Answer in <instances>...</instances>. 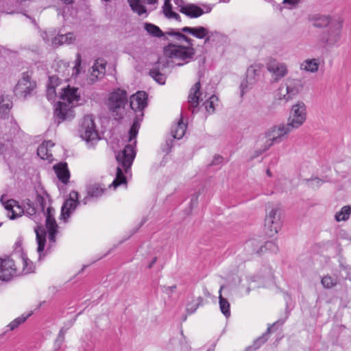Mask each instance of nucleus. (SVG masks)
I'll list each match as a JSON object with an SVG mask.
<instances>
[{"mask_svg":"<svg viewBox=\"0 0 351 351\" xmlns=\"http://www.w3.org/2000/svg\"><path fill=\"white\" fill-rule=\"evenodd\" d=\"M147 94L145 91H138L130 97V106L131 108L134 112H141V114L140 117L136 116L130 129L129 143L116 155L119 165L117 167L116 177L110 184V187L112 186L114 188H117L121 184L126 183V177L124 173L128 174L130 172L131 166L136 156V136L140 128V121L143 117L142 110L147 105Z\"/></svg>","mask_w":351,"mask_h":351,"instance_id":"f257e3e1","label":"nucleus"},{"mask_svg":"<svg viewBox=\"0 0 351 351\" xmlns=\"http://www.w3.org/2000/svg\"><path fill=\"white\" fill-rule=\"evenodd\" d=\"M167 34L169 35L170 39L164 47V54L172 60L175 66H184L193 59L195 49L191 38L174 29H170Z\"/></svg>","mask_w":351,"mask_h":351,"instance_id":"f03ea898","label":"nucleus"},{"mask_svg":"<svg viewBox=\"0 0 351 351\" xmlns=\"http://www.w3.org/2000/svg\"><path fill=\"white\" fill-rule=\"evenodd\" d=\"M62 101H58L55 108L54 114L62 121L71 119L74 117L73 108L80 104V95L78 88L70 87L62 90L60 96Z\"/></svg>","mask_w":351,"mask_h":351,"instance_id":"7ed1b4c3","label":"nucleus"},{"mask_svg":"<svg viewBox=\"0 0 351 351\" xmlns=\"http://www.w3.org/2000/svg\"><path fill=\"white\" fill-rule=\"evenodd\" d=\"M341 31L342 23L335 21L319 35L318 45L327 49L338 46L341 38Z\"/></svg>","mask_w":351,"mask_h":351,"instance_id":"20e7f679","label":"nucleus"},{"mask_svg":"<svg viewBox=\"0 0 351 351\" xmlns=\"http://www.w3.org/2000/svg\"><path fill=\"white\" fill-rule=\"evenodd\" d=\"M304 84L300 79L289 77L280 84L277 96L280 100L289 101L303 89Z\"/></svg>","mask_w":351,"mask_h":351,"instance_id":"39448f33","label":"nucleus"},{"mask_svg":"<svg viewBox=\"0 0 351 351\" xmlns=\"http://www.w3.org/2000/svg\"><path fill=\"white\" fill-rule=\"evenodd\" d=\"M292 131L293 130L287 123L274 125L269 129L265 132V136L267 139L264 143L263 151L269 149L274 143H280L282 141V138Z\"/></svg>","mask_w":351,"mask_h":351,"instance_id":"423d86ee","label":"nucleus"},{"mask_svg":"<svg viewBox=\"0 0 351 351\" xmlns=\"http://www.w3.org/2000/svg\"><path fill=\"white\" fill-rule=\"evenodd\" d=\"M306 119V107L304 102L298 101L292 106L287 125L293 131L302 126Z\"/></svg>","mask_w":351,"mask_h":351,"instance_id":"0eeeda50","label":"nucleus"},{"mask_svg":"<svg viewBox=\"0 0 351 351\" xmlns=\"http://www.w3.org/2000/svg\"><path fill=\"white\" fill-rule=\"evenodd\" d=\"M79 133L80 137L87 143L98 139V133L92 115L84 117L80 125Z\"/></svg>","mask_w":351,"mask_h":351,"instance_id":"6e6552de","label":"nucleus"},{"mask_svg":"<svg viewBox=\"0 0 351 351\" xmlns=\"http://www.w3.org/2000/svg\"><path fill=\"white\" fill-rule=\"evenodd\" d=\"M263 68V66L261 64H254L247 68L245 80H243L240 85L242 95L252 88L259 80Z\"/></svg>","mask_w":351,"mask_h":351,"instance_id":"1a4fd4ad","label":"nucleus"},{"mask_svg":"<svg viewBox=\"0 0 351 351\" xmlns=\"http://www.w3.org/2000/svg\"><path fill=\"white\" fill-rule=\"evenodd\" d=\"M36 87V84L28 73H23L14 88L17 97L27 98L30 96Z\"/></svg>","mask_w":351,"mask_h":351,"instance_id":"9d476101","label":"nucleus"},{"mask_svg":"<svg viewBox=\"0 0 351 351\" xmlns=\"http://www.w3.org/2000/svg\"><path fill=\"white\" fill-rule=\"evenodd\" d=\"M21 274V271L16 266L12 258H0V280L9 281Z\"/></svg>","mask_w":351,"mask_h":351,"instance_id":"9b49d317","label":"nucleus"},{"mask_svg":"<svg viewBox=\"0 0 351 351\" xmlns=\"http://www.w3.org/2000/svg\"><path fill=\"white\" fill-rule=\"evenodd\" d=\"M281 226L280 211L276 207L272 208L265 219V226L268 229V234L271 237L278 233Z\"/></svg>","mask_w":351,"mask_h":351,"instance_id":"f8f14e48","label":"nucleus"},{"mask_svg":"<svg viewBox=\"0 0 351 351\" xmlns=\"http://www.w3.org/2000/svg\"><path fill=\"white\" fill-rule=\"evenodd\" d=\"M267 69L271 73L272 81L274 82H278L289 73L287 64L275 59L267 63Z\"/></svg>","mask_w":351,"mask_h":351,"instance_id":"ddd939ff","label":"nucleus"},{"mask_svg":"<svg viewBox=\"0 0 351 351\" xmlns=\"http://www.w3.org/2000/svg\"><path fill=\"white\" fill-rule=\"evenodd\" d=\"M42 37L48 45H50L53 47H57L64 44H72L76 38L73 32H69L65 34H58L56 36H53L52 34L44 32Z\"/></svg>","mask_w":351,"mask_h":351,"instance_id":"4468645a","label":"nucleus"},{"mask_svg":"<svg viewBox=\"0 0 351 351\" xmlns=\"http://www.w3.org/2000/svg\"><path fill=\"white\" fill-rule=\"evenodd\" d=\"M182 33H187L198 39H204V43H208L212 36H217V32H210L203 26L184 27L180 31Z\"/></svg>","mask_w":351,"mask_h":351,"instance_id":"2eb2a0df","label":"nucleus"},{"mask_svg":"<svg viewBox=\"0 0 351 351\" xmlns=\"http://www.w3.org/2000/svg\"><path fill=\"white\" fill-rule=\"evenodd\" d=\"M127 101V92L118 88L110 95L108 105L111 111L117 112L119 109L124 108Z\"/></svg>","mask_w":351,"mask_h":351,"instance_id":"dca6fc26","label":"nucleus"},{"mask_svg":"<svg viewBox=\"0 0 351 351\" xmlns=\"http://www.w3.org/2000/svg\"><path fill=\"white\" fill-rule=\"evenodd\" d=\"M213 9L212 5L204 4L202 7H199L194 3H189L184 6H181L180 12L184 14L189 18L195 19L201 16L204 14H207L211 12Z\"/></svg>","mask_w":351,"mask_h":351,"instance_id":"f3484780","label":"nucleus"},{"mask_svg":"<svg viewBox=\"0 0 351 351\" xmlns=\"http://www.w3.org/2000/svg\"><path fill=\"white\" fill-rule=\"evenodd\" d=\"M79 194L77 191H73L70 192L69 197L65 200L61 208L60 217L66 221L69 219L73 212L75 210L79 204Z\"/></svg>","mask_w":351,"mask_h":351,"instance_id":"a211bd4d","label":"nucleus"},{"mask_svg":"<svg viewBox=\"0 0 351 351\" xmlns=\"http://www.w3.org/2000/svg\"><path fill=\"white\" fill-rule=\"evenodd\" d=\"M0 202L5 210L12 213V215L10 216L11 219H14L21 216L22 213H24V208H23L21 205H19L14 199H6V195L5 194L1 196Z\"/></svg>","mask_w":351,"mask_h":351,"instance_id":"6ab92c4d","label":"nucleus"},{"mask_svg":"<svg viewBox=\"0 0 351 351\" xmlns=\"http://www.w3.org/2000/svg\"><path fill=\"white\" fill-rule=\"evenodd\" d=\"M201 84L199 82H196L190 90L188 97L189 108L192 113H195L196 108L199 106L200 101H203L200 93Z\"/></svg>","mask_w":351,"mask_h":351,"instance_id":"aec40b11","label":"nucleus"},{"mask_svg":"<svg viewBox=\"0 0 351 351\" xmlns=\"http://www.w3.org/2000/svg\"><path fill=\"white\" fill-rule=\"evenodd\" d=\"M252 249V253L259 254L261 252H263V248L264 247L265 250H269L272 252H277L278 250V247L277 244L274 241H267L265 243L264 246L260 245L258 242L256 240H250L246 242L245 248Z\"/></svg>","mask_w":351,"mask_h":351,"instance_id":"412c9836","label":"nucleus"},{"mask_svg":"<svg viewBox=\"0 0 351 351\" xmlns=\"http://www.w3.org/2000/svg\"><path fill=\"white\" fill-rule=\"evenodd\" d=\"M36 241L38 244L37 252L39 254V260L45 256L44 249L46 243V230L42 226H36L34 228Z\"/></svg>","mask_w":351,"mask_h":351,"instance_id":"4be33fe9","label":"nucleus"},{"mask_svg":"<svg viewBox=\"0 0 351 351\" xmlns=\"http://www.w3.org/2000/svg\"><path fill=\"white\" fill-rule=\"evenodd\" d=\"M105 191L104 187L97 183L90 184L86 186L87 195L82 199L84 204H86L90 198H98Z\"/></svg>","mask_w":351,"mask_h":351,"instance_id":"5701e85b","label":"nucleus"},{"mask_svg":"<svg viewBox=\"0 0 351 351\" xmlns=\"http://www.w3.org/2000/svg\"><path fill=\"white\" fill-rule=\"evenodd\" d=\"M322 60L319 58L306 59L300 65V69L306 72L315 73L318 71Z\"/></svg>","mask_w":351,"mask_h":351,"instance_id":"b1692460","label":"nucleus"},{"mask_svg":"<svg viewBox=\"0 0 351 351\" xmlns=\"http://www.w3.org/2000/svg\"><path fill=\"white\" fill-rule=\"evenodd\" d=\"M131 10L138 16H147V8L144 3V0H127Z\"/></svg>","mask_w":351,"mask_h":351,"instance_id":"393cba45","label":"nucleus"},{"mask_svg":"<svg viewBox=\"0 0 351 351\" xmlns=\"http://www.w3.org/2000/svg\"><path fill=\"white\" fill-rule=\"evenodd\" d=\"M54 146L51 141H44L37 149L38 156L43 160H51L52 154L51 148Z\"/></svg>","mask_w":351,"mask_h":351,"instance_id":"a878e982","label":"nucleus"},{"mask_svg":"<svg viewBox=\"0 0 351 351\" xmlns=\"http://www.w3.org/2000/svg\"><path fill=\"white\" fill-rule=\"evenodd\" d=\"M144 28L149 35L154 37H164V40H169L170 39L169 35L167 34V31L165 32H162V31L154 24L145 23L144 24Z\"/></svg>","mask_w":351,"mask_h":351,"instance_id":"bb28decb","label":"nucleus"},{"mask_svg":"<svg viewBox=\"0 0 351 351\" xmlns=\"http://www.w3.org/2000/svg\"><path fill=\"white\" fill-rule=\"evenodd\" d=\"M54 171L58 179L64 184L69 182L70 173L66 163H60L53 167Z\"/></svg>","mask_w":351,"mask_h":351,"instance_id":"cd10ccee","label":"nucleus"},{"mask_svg":"<svg viewBox=\"0 0 351 351\" xmlns=\"http://www.w3.org/2000/svg\"><path fill=\"white\" fill-rule=\"evenodd\" d=\"M313 25L317 28H323L328 25H332L335 22L332 21L331 16L328 15H317L312 18Z\"/></svg>","mask_w":351,"mask_h":351,"instance_id":"c85d7f7f","label":"nucleus"},{"mask_svg":"<svg viewBox=\"0 0 351 351\" xmlns=\"http://www.w3.org/2000/svg\"><path fill=\"white\" fill-rule=\"evenodd\" d=\"M285 322L284 319H278L276 322H274L271 326L267 328L266 332H265L262 336L259 337L254 343L253 347L254 349H258L260 348L263 343H265L268 339V335L271 332L272 328H274L276 326H280Z\"/></svg>","mask_w":351,"mask_h":351,"instance_id":"c756f323","label":"nucleus"},{"mask_svg":"<svg viewBox=\"0 0 351 351\" xmlns=\"http://www.w3.org/2000/svg\"><path fill=\"white\" fill-rule=\"evenodd\" d=\"M12 108V101L8 96L2 95L0 97V117L5 119L8 117Z\"/></svg>","mask_w":351,"mask_h":351,"instance_id":"7c9ffc66","label":"nucleus"},{"mask_svg":"<svg viewBox=\"0 0 351 351\" xmlns=\"http://www.w3.org/2000/svg\"><path fill=\"white\" fill-rule=\"evenodd\" d=\"M106 72V63H99L97 60L92 66V72L90 73V80L95 82L97 79L101 77Z\"/></svg>","mask_w":351,"mask_h":351,"instance_id":"2f4dec72","label":"nucleus"},{"mask_svg":"<svg viewBox=\"0 0 351 351\" xmlns=\"http://www.w3.org/2000/svg\"><path fill=\"white\" fill-rule=\"evenodd\" d=\"M223 288L224 285H221L219 291V308L223 315L226 317H229L230 316V304L227 299L224 298L221 295V291Z\"/></svg>","mask_w":351,"mask_h":351,"instance_id":"473e14b6","label":"nucleus"},{"mask_svg":"<svg viewBox=\"0 0 351 351\" xmlns=\"http://www.w3.org/2000/svg\"><path fill=\"white\" fill-rule=\"evenodd\" d=\"M162 10L163 13L167 18L170 19H175L178 21H181L180 16L172 10V5L170 3V0H165Z\"/></svg>","mask_w":351,"mask_h":351,"instance_id":"72a5a7b5","label":"nucleus"},{"mask_svg":"<svg viewBox=\"0 0 351 351\" xmlns=\"http://www.w3.org/2000/svg\"><path fill=\"white\" fill-rule=\"evenodd\" d=\"M186 125L182 121V118L178 121L176 125L171 128V134L173 138L180 139L184 135Z\"/></svg>","mask_w":351,"mask_h":351,"instance_id":"f704fd0d","label":"nucleus"},{"mask_svg":"<svg viewBox=\"0 0 351 351\" xmlns=\"http://www.w3.org/2000/svg\"><path fill=\"white\" fill-rule=\"evenodd\" d=\"M20 261L23 265V269L21 274H27L34 271L35 267L34 263L25 254L21 255Z\"/></svg>","mask_w":351,"mask_h":351,"instance_id":"c9c22d12","label":"nucleus"},{"mask_svg":"<svg viewBox=\"0 0 351 351\" xmlns=\"http://www.w3.org/2000/svg\"><path fill=\"white\" fill-rule=\"evenodd\" d=\"M203 298L198 297L197 298H192L190 301H189L186 304V311L189 314H192L195 312L198 306L202 305L203 304Z\"/></svg>","mask_w":351,"mask_h":351,"instance_id":"e433bc0d","label":"nucleus"},{"mask_svg":"<svg viewBox=\"0 0 351 351\" xmlns=\"http://www.w3.org/2000/svg\"><path fill=\"white\" fill-rule=\"evenodd\" d=\"M46 228L48 232V239H49V245L46 251L51 249L56 241V234L58 232V226H46Z\"/></svg>","mask_w":351,"mask_h":351,"instance_id":"4c0bfd02","label":"nucleus"},{"mask_svg":"<svg viewBox=\"0 0 351 351\" xmlns=\"http://www.w3.org/2000/svg\"><path fill=\"white\" fill-rule=\"evenodd\" d=\"M46 217L45 226H58L54 218L55 209L51 206L47 207V210L43 213Z\"/></svg>","mask_w":351,"mask_h":351,"instance_id":"58836bf2","label":"nucleus"},{"mask_svg":"<svg viewBox=\"0 0 351 351\" xmlns=\"http://www.w3.org/2000/svg\"><path fill=\"white\" fill-rule=\"evenodd\" d=\"M218 104L219 99L215 95L210 96L204 103V106L208 113H213L215 110V107L217 106Z\"/></svg>","mask_w":351,"mask_h":351,"instance_id":"ea45409f","label":"nucleus"},{"mask_svg":"<svg viewBox=\"0 0 351 351\" xmlns=\"http://www.w3.org/2000/svg\"><path fill=\"white\" fill-rule=\"evenodd\" d=\"M23 208H24V213L23 214H25L29 217L34 216L33 219L35 222H37V215H36V208L34 206L33 204L30 202L29 199H27V201L22 206Z\"/></svg>","mask_w":351,"mask_h":351,"instance_id":"a19ab883","label":"nucleus"},{"mask_svg":"<svg viewBox=\"0 0 351 351\" xmlns=\"http://www.w3.org/2000/svg\"><path fill=\"white\" fill-rule=\"evenodd\" d=\"M351 208L349 206H344L341 210L336 213L335 219L337 221L347 220L350 215Z\"/></svg>","mask_w":351,"mask_h":351,"instance_id":"79ce46f5","label":"nucleus"},{"mask_svg":"<svg viewBox=\"0 0 351 351\" xmlns=\"http://www.w3.org/2000/svg\"><path fill=\"white\" fill-rule=\"evenodd\" d=\"M150 76L158 84H164L166 81V76L161 73L158 69L154 68L149 71Z\"/></svg>","mask_w":351,"mask_h":351,"instance_id":"37998d69","label":"nucleus"},{"mask_svg":"<svg viewBox=\"0 0 351 351\" xmlns=\"http://www.w3.org/2000/svg\"><path fill=\"white\" fill-rule=\"evenodd\" d=\"M30 315V314H28L27 315H22L20 317L14 319L12 322H11L7 327L9 328L10 330H14L15 328H16L19 325L23 324L25 322V320L27 319V317Z\"/></svg>","mask_w":351,"mask_h":351,"instance_id":"c03bdc74","label":"nucleus"},{"mask_svg":"<svg viewBox=\"0 0 351 351\" xmlns=\"http://www.w3.org/2000/svg\"><path fill=\"white\" fill-rule=\"evenodd\" d=\"M321 282L324 288L330 289L337 285V280L330 276H326L322 278Z\"/></svg>","mask_w":351,"mask_h":351,"instance_id":"a18cd8bd","label":"nucleus"},{"mask_svg":"<svg viewBox=\"0 0 351 351\" xmlns=\"http://www.w3.org/2000/svg\"><path fill=\"white\" fill-rule=\"evenodd\" d=\"M36 202H37L38 206H39L40 209L41 210L42 213H43L45 211V208L47 206V204L46 199L44 197H43L42 195H38L36 196Z\"/></svg>","mask_w":351,"mask_h":351,"instance_id":"49530a36","label":"nucleus"},{"mask_svg":"<svg viewBox=\"0 0 351 351\" xmlns=\"http://www.w3.org/2000/svg\"><path fill=\"white\" fill-rule=\"evenodd\" d=\"M56 96L55 88L53 86L49 85L47 90V97L49 101L53 100Z\"/></svg>","mask_w":351,"mask_h":351,"instance_id":"de8ad7c7","label":"nucleus"},{"mask_svg":"<svg viewBox=\"0 0 351 351\" xmlns=\"http://www.w3.org/2000/svg\"><path fill=\"white\" fill-rule=\"evenodd\" d=\"M176 289V285H172V286H163L162 287V291L167 294L169 296H171V295L175 291Z\"/></svg>","mask_w":351,"mask_h":351,"instance_id":"09e8293b","label":"nucleus"},{"mask_svg":"<svg viewBox=\"0 0 351 351\" xmlns=\"http://www.w3.org/2000/svg\"><path fill=\"white\" fill-rule=\"evenodd\" d=\"M300 2V0H283V3L287 5V8L289 9L296 7Z\"/></svg>","mask_w":351,"mask_h":351,"instance_id":"8fccbe9b","label":"nucleus"},{"mask_svg":"<svg viewBox=\"0 0 351 351\" xmlns=\"http://www.w3.org/2000/svg\"><path fill=\"white\" fill-rule=\"evenodd\" d=\"M81 62H82L81 55L80 53H77L76 59L75 60V64L74 66V69L76 70V73L79 72V68L80 67Z\"/></svg>","mask_w":351,"mask_h":351,"instance_id":"3c124183","label":"nucleus"},{"mask_svg":"<svg viewBox=\"0 0 351 351\" xmlns=\"http://www.w3.org/2000/svg\"><path fill=\"white\" fill-rule=\"evenodd\" d=\"M223 157L219 155H215L213 158V160L212 161L211 165H217L222 163L223 162Z\"/></svg>","mask_w":351,"mask_h":351,"instance_id":"603ef678","label":"nucleus"},{"mask_svg":"<svg viewBox=\"0 0 351 351\" xmlns=\"http://www.w3.org/2000/svg\"><path fill=\"white\" fill-rule=\"evenodd\" d=\"M322 183H323V181L318 178H313L311 181V184L313 186H319Z\"/></svg>","mask_w":351,"mask_h":351,"instance_id":"864d4df0","label":"nucleus"},{"mask_svg":"<svg viewBox=\"0 0 351 351\" xmlns=\"http://www.w3.org/2000/svg\"><path fill=\"white\" fill-rule=\"evenodd\" d=\"M263 149H264V145L261 148L256 149L252 156V158H256V157L259 156L260 155H261L263 152H265V151H263Z\"/></svg>","mask_w":351,"mask_h":351,"instance_id":"5fc2aeb1","label":"nucleus"},{"mask_svg":"<svg viewBox=\"0 0 351 351\" xmlns=\"http://www.w3.org/2000/svg\"><path fill=\"white\" fill-rule=\"evenodd\" d=\"M197 198H198V195H195L194 196H193L192 199H191V204L192 206H196L197 204Z\"/></svg>","mask_w":351,"mask_h":351,"instance_id":"6e6d98bb","label":"nucleus"},{"mask_svg":"<svg viewBox=\"0 0 351 351\" xmlns=\"http://www.w3.org/2000/svg\"><path fill=\"white\" fill-rule=\"evenodd\" d=\"M144 3L147 5H155L158 4V0H144Z\"/></svg>","mask_w":351,"mask_h":351,"instance_id":"4d7b16f0","label":"nucleus"},{"mask_svg":"<svg viewBox=\"0 0 351 351\" xmlns=\"http://www.w3.org/2000/svg\"><path fill=\"white\" fill-rule=\"evenodd\" d=\"M343 328H345V326L343 325L336 326L333 330H337L338 331H341Z\"/></svg>","mask_w":351,"mask_h":351,"instance_id":"13d9d810","label":"nucleus"},{"mask_svg":"<svg viewBox=\"0 0 351 351\" xmlns=\"http://www.w3.org/2000/svg\"><path fill=\"white\" fill-rule=\"evenodd\" d=\"M62 330H63L62 329L60 330L59 336H58V337L57 339V341L58 340H60V342H62L63 341L64 337H63V334H62Z\"/></svg>","mask_w":351,"mask_h":351,"instance_id":"bf43d9fd","label":"nucleus"},{"mask_svg":"<svg viewBox=\"0 0 351 351\" xmlns=\"http://www.w3.org/2000/svg\"><path fill=\"white\" fill-rule=\"evenodd\" d=\"M156 260H157L156 257H154V258L152 259V262L150 263V264L149 265L148 267H149V268H151V267L154 265V264H155V263L156 262Z\"/></svg>","mask_w":351,"mask_h":351,"instance_id":"052dcab7","label":"nucleus"},{"mask_svg":"<svg viewBox=\"0 0 351 351\" xmlns=\"http://www.w3.org/2000/svg\"><path fill=\"white\" fill-rule=\"evenodd\" d=\"M60 1L66 4L72 3L74 1V0H60Z\"/></svg>","mask_w":351,"mask_h":351,"instance_id":"680f3d73","label":"nucleus"},{"mask_svg":"<svg viewBox=\"0 0 351 351\" xmlns=\"http://www.w3.org/2000/svg\"><path fill=\"white\" fill-rule=\"evenodd\" d=\"M174 3L181 8L180 3H182V0H177V3L174 1Z\"/></svg>","mask_w":351,"mask_h":351,"instance_id":"e2e57ef3","label":"nucleus"},{"mask_svg":"<svg viewBox=\"0 0 351 351\" xmlns=\"http://www.w3.org/2000/svg\"><path fill=\"white\" fill-rule=\"evenodd\" d=\"M266 173L268 176H271V172L270 171V170L269 169L267 170Z\"/></svg>","mask_w":351,"mask_h":351,"instance_id":"0e129e2a","label":"nucleus"},{"mask_svg":"<svg viewBox=\"0 0 351 351\" xmlns=\"http://www.w3.org/2000/svg\"><path fill=\"white\" fill-rule=\"evenodd\" d=\"M85 267H86V266H84V267L82 268V269L79 271V273H81L82 271H84V268H85Z\"/></svg>","mask_w":351,"mask_h":351,"instance_id":"69168bd1","label":"nucleus"},{"mask_svg":"<svg viewBox=\"0 0 351 351\" xmlns=\"http://www.w3.org/2000/svg\"><path fill=\"white\" fill-rule=\"evenodd\" d=\"M207 351H214L213 348H209Z\"/></svg>","mask_w":351,"mask_h":351,"instance_id":"338daca9","label":"nucleus"},{"mask_svg":"<svg viewBox=\"0 0 351 351\" xmlns=\"http://www.w3.org/2000/svg\"><path fill=\"white\" fill-rule=\"evenodd\" d=\"M175 1L177 3V0H175Z\"/></svg>","mask_w":351,"mask_h":351,"instance_id":"774afa93","label":"nucleus"}]
</instances>
